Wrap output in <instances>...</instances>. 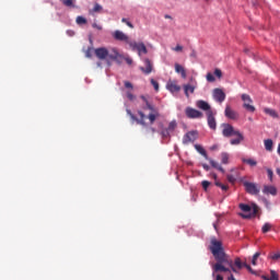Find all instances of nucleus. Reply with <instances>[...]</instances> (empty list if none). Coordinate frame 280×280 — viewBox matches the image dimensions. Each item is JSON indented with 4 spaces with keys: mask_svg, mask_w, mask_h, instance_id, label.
Listing matches in <instances>:
<instances>
[{
    "mask_svg": "<svg viewBox=\"0 0 280 280\" xmlns=\"http://www.w3.org/2000/svg\"><path fill=\"white\" fill-rule=\"evenodd\" d=\"M173 51H183V46L177 45L175 48H173Z\"/></svg>",
    "mask_w": 280,
    "mask_h": 280,
    "instance_id": "4d7b16f0",
    "label": "nucleus"
},
{
    "mask_svg": "<svg viewBox=\"0 0 280 280\" xmlns=\"http://www.w3.org/2000/svg\"><path fill=\"white\" fill-rule=\"evenodd\" d=\"M156 117H159V112L156 109L155 112H152L151 114L148 115V119L151 125L156 121Z\"/></svg>",
    "mask_w": 280,
    "mask_h": 280,
    "instance_id": "a878e982",
    "label": "nucleus"
},
{
    "mask_svg": "<svg viewBox=\"0 0 280 280\" xmlns=\"http://www.w3.org/2000/svg\"><path fill=\"white\" fill-rule=\"evenodd\" d=\"M121 23H126V25L130 27V30H135V25L130 21H128V19L122 18Z\"/></svg>",
    "mask_w": 280,
    "mask_h": 280,
    "instance_id": "ea45409f",
    "label": "nucleus"
},
{
    "mask_svg": "<svg viewBox=\"0 0 280 280\" xmlns=\"http://www.w3.org/2000/svg\"><path fill=\"white\" fill-rule=\"evenodd\" d=\"M234 266H236V268H238V270H242V268H244V262H242L241 258H235Z\"/></svg>",
    "mask_w": 280,
    "mask_h": 280,
    "instance_id": "f704fd0d",
    "label": "nucleus"
},
{
    "mask_svg": "<svg viewBox=\"0 0 280 280\" xmlns=\"http://www.w3.org/2000/svg\"><path fill=\"white\" fill-rule=\"evenodd\" d=\"M176 120H172L170 124H168V127L166 128V130H168V132H174L176 130Z\"/></svg>",
    "mask_w": 280,
    "mask_h": 280,
    "instance_id": "473e14b6",
    "label": "nucleus"
},
{
    "mask_svg": "<svg viewBox=\"0 0 280 280\" xmlns=\"http://www.w3.org/2000/svg\"><path fill=\"white\" fill-rule=\"evenodd\" d=\"M206 115L209 128H211V130H215L218 127V124L215 122V112H208Z\"/></svg>",
    "mask_w": 280,
    "mask_h": 280,
    "instance_id": "4468645a",
    "label": "nucleus"
},
{
    "mask_svg": "<svg viewBox=\"0 0 280 280\" xmlns=\"http://www.w3.org/2000/svg\"><path fill=\"white\" fill-rule=\"evenodd\" d=\"M140 98L144 103V105L142 106V110H151V113L156 112V108L154 107V105L151 104L150 101H148V97H145L144 95H141Z\"/></svg>",
    "mask_w": 280,
    "mask_h": 280,
    "instance_id": "a211bd4d",
    "label": "nucleus"
},
{
    "mask_svg": "<svg viewBox=\"0 0 280 280\" xmlns=\"http://www.w3.org/2000/svg\"><path fill=\"white\" fill-rule=\"evenodd\" d=\"M109 60H114L115 62H117L118 65H121L122 60H124V56L121 54H119V51L117 50V48H113L112 52L109 55Z\"/></svg>",
    "mask_w": 280,
    "mask_h": 280,
    "instance_id": "2eb2a0df",
    "label": "nucleus"
},
{
    "mask_svg": "<svg viewBox=\"0 0 280 280\" xmlns=\"http://www.w3.org/2000/svg\"><path fill=\"white\" fill-rule=\"evenodd\" d=\"M271 259H273L275 261H277V259H280V252L273 254V255L271 256Z\"/></svg>",
    "mask_w": 280,
    "mask_h": 280,
    "instance_id": "8fccbe9b",
    "label": "nucleus"
},
{
    "mask_svg": "<svg viewBox=\"0 0 280 280\" xmlns=\"http://www.w3.org/2000/svg\"><path fill=\"white\" fill-rule=\"evenodd\" d=\"M243 185L247 194H250V196H258L259 187L257 186V184L250 183V182H244Z\"/></svg>",
    "mask_w": 280,
    "mask_h": 280,
    "instance_id": "0eeeda50",
    "label": "nucleus"
},
{
    "mask_svg": "<svg viewBox=\"0 0 280 280\" xmlns=\"http://www.w3.org/2000/svg\"><path fill=\"white\" fill-rule=\"evenodd\" d=\"M126 89H133L132 83L130 81H125Z\"/></svg>",
    "mask_w": 280,
    "mask_h": 280,
    "instance_id": "603ef678",
    "label": "nucleus"
},
{
    "mask_svg": "<svg viewBox=\"0 0 280 280\" xmlns=\"http://www.w3.org/2000/svg\"><path fill=\"white\" fill-rule=\"evenodd\" d=\"M125 60H126L127 65H132V59H130V58H125Z\"/></svg>",
    "mask_w": 280,
    "mask_h": 280,
    "instance_id": "052dcab7",
    "label": "nucleus"
},
{
    "mask_svg": "<svg viewBox=\"0 0 280 280\" xmlns=\"http://www.w3.org/2000/svg\"><path fill=\"white\" fill-rule=\"evenodd\" d=\"M192 84H185L184 85V93L186 97H189V93H194L196 91V88L198 86V82L191 78Z\"/></svg>",
    "mask_w": 280,
    "mask_h": 280,
    "instance_id": "f3484780",
    "label": "nucleus"
},
{
    "mask_svg": "<svg viewBox=\"0 0 280 280\" xmlns=\"http://www.w3.org/2000/svg\"><path fill=\"white\" fill-rule=\"evenodd\" d=\"M166 89L167 91H170V93H179L180 91V85H178V82L177 81H167L166 83Z\"/></svg>",
    "mask_w": 280,
    "mask_h": 280,
    "instance_id": "dca6fc26",
    "label": "nucleus"
},
{
    "mask_svg": "<svg viewBox=\"0 0 280 280\" xmlns=\"http://www.w3.org/2000/svg\"><path fill=\"white\" fill-rule=\"evenodd\" d=\"M94 54L98 60H106L107 58L110 59V52L106 47H100L94 50Z\"/></svg>",
    "mask_w": 280,
    "mask_h": 280,
    "instance_id": "6e6552de",
    "label": "nucleus"
},
{
    "mask_svg": "<svg viewBox=\"0 0 280 280\" xmlns=\"http://www.w3.org/2000/svg\"><path fill=\"white\" fill-rule=\"evenodd\" d=\"M228 280H236L235 276H233V273H230V276L228 277Z\"/></svg>",
    "mask_w": 280,
    "mask_h": 280,
    "instance_id": "bf43d9fd",
    "label": "nucleus"
},
{
    "mask_svg": "<svg viewBox=\"0 0 280 280\" xmlns=\"http://www.w3.org/2000/svg\"><path fill=\"white\" fill-rule=\"evenodd\" d=\"M271 229H272V224H270V223H265V224L262 225V228H261V231H262V233H268V232H270Z\"/></svg>",
    "mask_w": 280,
    "mask_h": 280,
    "instance_id": "c9c22d12",
    "label": "nucleus"
},
{
    "mask_svg": "<svg viewBox=\"0 0 280 280\" xmlns=\"http://www.w3.org/2000/svg\"><path fill=\"white\" fill-rule=\"evenodd\" d=\"M67 34H68L69 36H73L75 33H74L73 31H68Z\"/></svg>",
    "mask_w": 280,
    "mask_h": 280,
    "instance_id": "680f3d73",
    "label": "nucleus"
},
{
    "mask_svg": "<svg viewBox=\"0 0 280 280\" xmlns=\"http://www.w3.org/2000/svg\"><path fill=\"white\" fill-rule=\"evenodd\" d=\"M210 252L212 253L217 264L212 266V278L213 280H224V277L218 272H237L233 265L231 256L224 252L222 241H218L215 237L210 240Z\"/></svg>",
    "mask_w": 280,
    "mask_h": 280,
    "instance_id": "f257e3e1",
    "label": "nucleus"
},
{
    "mask_svg": "<svg viewBox=\"0 0 280 280\" xmlns=\"http://www.w3.org/2000/svg\"><path fill=\"white\" fill-rule=\"evenodd\" d=\"M198 139V131H188L184 137H183V143L184 145H188V143H194Z\"/></svg>",
    "mask_w": 280,
    "mask_h": 280,
    "instance_id": "9d476101",
    "label": "nucleus"
},
{
    "mask_svg": "<svg viewBox=\"0 0 280 280\" xmlns=\"http://www.w3.org/2000/svg\"><path fill=\"white\" fill-rule=\"evenodd\" d=\"M151 84L155 91H159V82L154 79H151Z\"/></svg>",
    "mask_w": 280,
    "mask_h": 280,
    "instance_id": "37998d69",
    "label": "nucleus"
},
{
    "mask_svg": "<svg viewBox=\"0 0 280 280\" xmlns=\"http://www.w3.org/2000/svg\"><path fill=\"white\" fill-rule=\"evenodd\" d=\"M270 278H268L267 276H262L264 280H279V273H277V271L275 270H270Z\"/></svg>",
    "mask_w": 280,
    "mask_h": 280,
    "instance_id": "393cba45",
    "label": "nucleus"
},
{
    "mask_svg": "<svg viewBox=\"0 0 280 280\" xmlns=\"http://www.w3.org/2000/svg\"><path fill=\"white\" fill-rule=\"evenodd\" d=\"M190 56H192V57L196 56V51H192V54Z\"/></svg>",
    "mask_w": 280,
    "mask_h": 280,
    "instance_id": "774afa93",
    "label": "nucleus"
},
{
    "mask_svg": "<svg viewBox=\"0 0 280 280\" xmlns=\"http://www.w3.org/2000/svg\"><path fill=\"white\" fill-rule=\"evenodd\" d=\"M242 100H243L244 104H253V98H250V95H248V94H243Z\"/></svg>",
    "mask_w": 280,
    "mask_h": 280,
    "instance_id": "72a5a7b5",
    "label": "nucleus"
},
{
    "mask_svg": "<svg viewBox=\"0 0 280 280\" xmlns=\"http://www.w3.org/2000/svg\"><path fill=\"white\" fill-rule=\"evenodd\" d=\"M127 97L130 102H133L135 95L131 92H127Z\"/></svg>",
    "mask_w": 280,
    "mask_h": 280,
    "instance_id": "3c124183",
    "label": "nucleus"
},
{
    "mask_svg": "<svg viewBox=\"0 0 280 280\" xmlns=\"http://www.w3.org/2000/svg\"><path fill=\"white\" fill-rule=\"evenodd\" d=\"M262 194L266 196H275L277 194V187L275 186H264Z\"/></svg>",
    "mask_w": 280,
    "mask_h": 280,
    "instance_id": "4be33fe9",
    "label": "nucleus"
},
{
    "mask_svg": "<svg viewBox=\"0 0 280 280\" xmlns=\"http://www.w3.org/2000/svg\"><path fill=\"white\" fill-rule=\"evenodd\" d=\"M228 180H229V183H235V176L228 175Z\"/></svg>",
    "mask_w": 280,
    "mask_h": 280,
    "instance_id": "6e6d98bb",
    "label": "nucleus"
},
{
    "mask_svg": "<svg viewBox=\"0 0 280 280\" xmlns=\"http://www.w3.org/2000/svg\"><path fill=\"white\" fill-rule=\"evenodd\" d=\"M144 65L145 68L140 67V71H142V73H144L145 75H150V73H152V61H150V59H144Z\"/></svg>",
    "mask_w": 280,
    "mask_h": 280,
    "instance_id": "aec40b11",
    "label": "nucleus"
},
{
    "mask_svg": "<svg viewBox=\"0 0 280 280\" xmlns=\"http://www.w3.org/2000/svg\"><path fill=\"white\" fill-rule=\"evenodd\" d=\"M243 163H246L247 165H249L250 167H255L257 165V161L253 160V159H246L243 158L242 159Z\"/></svg>",
    "mask_w": 280,
    "mask_h": 280,
    "instance_id": "bb28decb",
    "label": "nucleus"
},
{
    "mask_svg": "<svg viewBox=\"0 0 280 280\" xmlns=\"http://www.w3.org/2000/svg\"><path fill=\"white\" fill-rule=\"evenodd\" d=\"M164 19H172V15H164Z\"/></svg>",
    "mask_w": 280,
    "mask_h": 280,
    "instance_id": "69168bd1",
    "label": "nucleus"
},
{
    "mask_svg": "<svg viewBox=\"0 0 280 280\" xmlns=\"http://www.w3.org/2000/svg\"><path fill=\"white\" fill-rule=\"evenodd\" d=\"M260 255H261V254H260L259 252H257L256 254H254L253 259H252V265H253V266H257V259H259Z\"/></svg>",
    "mask_w": 280,
    "mask_h": 280,
    "instance_id": "58836bf2",
    "label": "nucleus"
},
{
    "mask_svg": "<svg viewBox=\"0 0 280 280\" xmlns=\"http://www.w3.org/2000/svg\"><path fill=\"white\" fill-rule=\"evenodd\" d=\"M278 154H279V156H280V143L278 144Z\"/></svg>",
    "mask_w": 280,
    "mask_h": 280,
    "instance_id": "0e129e2a",
    "label": "nucleus"
},
{
    "mask_svg": "<svg viewBox=\"0 0 280 280\" xmlns=\"http://www.w3.org/2000/svg\"><path fill=\"white\" fill-rule=\"evenodd\" d=\"M221 163L223 165H229V153L226 152L221 153Z\"/></svg>",
    "mask_w": 280,
    "mask_h": 280,
    "instance_id": "c756f323",
    "label": "nucleus"
},
{
    "mask_svg": "<svg viewBox=\"0 0 280 280\" xmlns=\"http://www.w3.org/2000/svg\"><path fill=\"white\" fill-rule=\"evenodd\" d=\"M222 128V135L226 138L234 137L235 132H240V130H235V128L231 124H223Z\"/></svg>",
    "mask_w": 280,
    "mask_h": 280,
    "instance_id": "1a4fd4ad",
    "label": "nucleus"
},
{
    "mask_svg": "<svg viewBox=\"0 0 280 280\" xmlns=\"http://www.w3.org/2000/svg\"><path fill=\"white\" fill-rule=\"evenodd\" d=\"M264 113L266 115H269V117H272V119H279V113H277V110L272 109V108H268L266 107L264 109Z\"/></svg>",
    "mask_w": 280,
    "mask_h": 280,
    "instance_id": "b1692460",
    "label": "nucleus"
},
{
    "mask_svg": "<svg viewBox=\"0 0 280 280\" xmlns=\"http://www.w3.org/2000/svg\"><path fill=\"white\" fill-rule=\"evenodd\" d=\"M215 186L220 187V189H222V191H226L229 189L228 185H224V184H222L220 182H215Z\"/></svg>",
    "mask_w": 280,
    "mask_h": 280,
    "instance_id": "a19ab883",
    "label": "nucleus"
},
{
    "mask_svg": "<svg viewBox=\"0 0 280 280\" xmlns=\"http://www.w3.org/2000/svg\"><path fill=\"white\" fill-rule=\"evenodd\" d=\"M85 57L93 58V48H88V50L85 51Z\"/></svg>",
    "mask_w": 280,
    "mask_h": 280,
    "instance_id": "a18cd8bd",
    "label": "nucleus"
},
{
    "mask_svg": "<svg viewBox=\"0 0 280 280\" xmlns=\"http://www.w3.org/2000/svg\"><path fill=\"white\" fill-rule=\"evenodd\" d=\"M214 75L217 77V78H222V70H220V69H215L214 70Z\"/></svg>",
    "mask_w": 280,
    "mask_h": 280,
    "instance_id": "09e8293b",
    "label": "nucleus"
},
{
    "mask_svg": "<svg viewBox=\"0 0 280 280\" xmlns=\"http://www.w3.org/2000/svg\"><path fill=\"white\" fill-rule=\"evenodd\" d=\"M220 149V147L218 144H213L212 147H210L211 152H215Z\"/></svg>",
    "mask_w": 280,
    "mask_h": 280,
    "instance_id": "864d4df0",
    "label": "nucleus"
},
{
    "mask_svg": "<svg viewBox=\"0 0 280 280\" xmlns=\"http://www.w3.org/2000/svg\"><path fill=\"white\" fill-rule=\"evenodd\" d=\"M224 115L228 119L237 120L240 119V114L231 108V105L225 106Z\"/></svg>",
    "mask_w": 280,
    "mask_h": 280,
    "instance_id": "f8f14e48",
    "label": "nucleus"
},
{
    "mask_svg": "<svg viewBox=\"0 0 280 280\" xmlns=\"http://www.w3.org/2000/svg\"><path fill=\"white\" fill-rule=\"evenodd\" d=\"M234 137H237V138L230 140L231 145H240V143H242L244 140V135H242V132L240 131L235 132Z\"/></svg>",
    "mask_w": 280,
    "mask_h": 280,
    "instance_id": "412c9836",
    "label": "nucleus"
},
{
    "mask_svg": "<svg viewBox=\"0 0 280 280\" xmlns=\"http://www.w3.org/2000/svg\"><path fill=\"white\" fill-rule=\"evenodd\" d=\"M129 47L130 49H132V51H138V56H141L142 54H148V47H145V44H143V42H131L129 43Z\"/></svg>",
    "mask_w": 280,
    "mask_h": 280,
    "instance_id": "20e7f679",
    "label": "nucleus"
},
{
    "mask_svg": "<svg viewBox=\"0 0 280 280\" xmlns=\"http://www.w3.org/2000/svg\"><path fill=\"white\" fill-rule=\"evenodd\" d=\"M161 135L163 139H168V137H171L172 133L166 128H164L162 129Z\"/></svg>",
    "mask_w": 280,
    "mask_h": 280,
    "instance_id": "e433bc0d",
    "label": "nucleus"
},
{
    "mask_svg": "<svg viewBox=\"0 0 280 280\" xmlns=\"http://www.w3.org/2000/svg\"><path fill=\"white\" fill-rule=\"evenodd\" d=\"M113 37L115 38V40H121L122 43H126L127 45H130V43H132V40H130V37H128V35H126L121 31H115L113 33Z\"/></svg>",
    "mask_w": 280,
    "mask_h": 280,
    "instance_id": "9b49d317",
    "label": "nucleus"
},
{
    "mask_svg": "<svg viewBox=\"0 0 280 280\" xmlns=\"http://www.w3.org/2000/svg\"><path fill=\"white\" fill-rule=\"evenodd\" d=\"M272 145H273V143H272L271 139L265 140V150H267V152H271Z\"/></svg>",
    "mask_w": 280,
    "mask_h": 280,
    "instance_id": "7c9ffc66",
    "label": "nucleus"
},
{
    "mask_svg": "<svg viewBox=\"0 0 280 280\" xmlns=\"http://www.w3.org/2000/svg\"><path fill=\"white\" fill-rule=\"evenodd\" d=\"M195 150H197V152L201 154V156L205 158L206 161H209L211 167H214V170H218L219 172H221V174H224V167H222V165H220L213 159H209V155L207 154V151L205 150V148H202V145L195 144Z\"/></svg>",
    "mask_w": 280,
    "mask_h": 280,
    "instance_id": "7ed1b4c3",
    "label": "nucleus"
},
{
    "mask_svg": "<svg viewBox=\"0 0 280 280\" xmlns=\"http://www.w3.org/2000/svg\"><path fill=\"white\" fill-rule=\"evenodd\" d=\"M196 106L197 108H200V110H205L206 114L209 112H213V109H211V105H209V103H207V101H197L196 102Z\"/></svg>",
    "mask_w": 280,
    "mask_h": 280,
    "instance_id": "6ab92c4d",
    "label": "nucleus"
},
{
    "mask_svg": "<svg viewBox=\"0 0 280 280\" xmlns=\"http://www.w3.org/2000/svg\"><path fill=\"white\" fill-rule=\"evenodd\" d=\"M208 82H215V77H213V73L208 72L206 75Z\"/></svg>",
    "mask_w": 280,
    "mask_h": 280,
    "instance_id": "79ce46f5",
    "label": "nucleus"
},
{
    "mask_svg": "<svg viewBox=\"0 0 280 280\" xmlns=\"http://www.w3.org/2000/svg\"><path fill=\"white\" fill-rule=\"evenodd\" d=\"M175 71L180 73L182 78L185 80L187 78V71L180 63H175Z\"/></svg>",
    "mask_w": 280,
    "mask_h": 280,
    "instance_id": "5701e85b",
    "label": "nucleus"
},
{
    "mask_svg": "<svg viewBox=\"0 0 280 280\" xmlns=\"http://www.w3.org/2000/svg\"><path fill=\"white\" fill-rule=\"evenodd\" d=\"M238 209L243 211V213H240V215L244 220H250V218H255V215H257V213L259 212V207H257L256 205L250 207L249 205L246 203H240Z\"/></svg>",
    "mask_w": 280,
    "mask_h": 280,
    "instance_id": "f03ea898",
    "label": "nucleus"
},
{
    "mask_svg": "<svg viewBox=\"0 0 280 280\" xmlns=\"http://www.w3.org/2000/svg\"><path fill=\"white\" fill-rule=\"evenodd\" d=\"M244 268H246L248 270V272H250L252 275H255V271L253 270V268L250 267V265L244 262Z\"/></svg>",
    "mask_w": 280,
    "mask_h": 280,
    "instance_id": "de8ad7c7",
    "label": "nucleus"
},
{
    "mask_svg": "<svg viewBox=\"0 0 280 280\" xmlns=\"http://www.w3.org/2000/svg\"><path fill=\"white\" fill-rule=\"evenodd\" d=\"M151 132H156V129H154V128H151Z\"/></svg>",
    "mask_w": 280,
    "mask_h": 280,
    "instance_id": "338daca9",
    "label": "nucleus"
},
{
    "mask_svg": "<svg viewBox=\"0 0 280 280\" xmlns=\"http://www.w3.org/2000/svg\"><path fill=\"white\" fill-rule=\"evenodd\" d=\"M201 185H202L205 191H207V189H209V186L211 185V183L209 180H203L201 183Z\"/></svg>",
    "mask_w": 280,
    "mask_h": 280,
    "instance_id": "c03bdc74",
    "label": "nucleus"
},
{
    "mask_svg": "<svg viewBox=\"0 0 280 280\" xmlns=\"http://www.w3.org/2000/svg\"><path fill=\"white\" fill-rule=\"evenodd\" d=\"M185 115L188 117V119H202L203 117L202 112L192 107H186Z\"/></svg>",
    "mask_w": 280,
    "mask_h": 280,
    "instance_id": "423d86ee",
    "label": "nucleus"
},
{
    "mask_svg": "<svg viewBox=\"0 0 280 280\" xmlns=\"http://www.w3.org/2000/svg\"><path fill=\"white\" fill-rule=\"evenodd\" d=\"M212 95L213 100L219 104H222V102L226 100V94L224 93V91H222V89H214Z\"/></svg>",
    "mask_w": 280,
    "mask_h": 280,
    "instance_id": "ddd939ff",
    "label": "nucleus"
},
{
    "mask_svg": "<svg viewBox=\"0 0 280 280\" xmlns=\"http://www.w3.org/2000/svg\"><path fill=\"white\" fill-rule=\"evenodd\" d=\"M85 23H86V18L81 16V15H79V16L77 18V24H78V25H85Z\"/></svg>",
    "mask_w": 280,
    "mask_h": 280,
    "instance_id": "4c0bfd02",
    "label": "nucleus"
},
{
    "mask_svg": "<svg viewBox=\"0 0 280 280\" xmlns=\"http://www.w3.org/2000/svg\"><path fill=\"white\" fill-rule=\"evenodd\" d=\"M212 177L214 178V180L218 179V175L215 173L212 174Z\"/></svg>",
    "mask_w": 280,
    "mask_h": 280,
    "instance_id": "e2e57ef3",
    "label": "nucleus"
},
{
    "mask_svg": "<svg viewBox=\"0 0 280 280\" xmlns=\"http://www.w3.org/2000/svg\"><path fill=\"white\" fill-rule=\"evenodd\" d=\"M102 10H104V8L102 7V4L100 3H95L94 8L90 11V14H95L97 12H102Z\"/></svg>",
    "mask_w": 280,
    "mask_h": 280,
    "instance_id": "c85d7f7f",
    "label": "nucleus"
},
{
    "mask_svg": "<svg viewBox=\"0 0 280 280\" xmlns=\"http://www.w3.org/2000/svg\"><path fill=\"white\" fill-rule=\"evenodd\" d=\"M203 170H206V172H209V170H211V166H209V164H202Z\"/></svg>",
    "mask_w": 280,
    "mask_h": 280,
    "instance_id": "13d9d810",
    "label": "nucleus"
},
{
    "mask_svg": "<svg viewBox=\"0 0 280 280\" xmlns=\"http://www.w3.org/2000/svg\"><path fill=\"white\" fill-rule=\"evenodd\" d=\"M92 27H94V30H98L101 32L102 30V25L97 24V23H93Z\"/></svg>",
    "mask_w": 280,
    "mask_h": 280,
    "instance_id": "5fc2aeb1",
    "label": "nucleus"
},
{
    "mask_svg": "<svg viewBox=\"0 0 280 280\" xmlns=\"http://www.w3.org/2000/svg\"><path fill=\"white\" fill-rule=\"evenodd\" d=\"M267 176H268L269 180L272 182V176H275V173L272 172L271 168H267Z\"/></svg>",
    "mask_w": 280,
    "mask_h": 280,
    "instance_id": "49530a36",
    "label": "nucleus"
},
{
    "mask_svg": "<svg viewBox=\"0 0 280 280\" xmlns=\"http://www.w3.org/2000/svg\"><path fill=\"white\" fill-rule=\"evenodd\" d=\"M127 115L130 117L131 121H136L139 126H145V114L141 110H138V115L140 118H137L135 114L130 109H127Z\"/></svg>",
    "mask_w": 280,
    "mask_h": 280,
    "instance_id": "39448f33",
    "label": "nucleus"
},
{
    "mask_svg": "<svg viewBox=\"0 0 280 280\" xmlns=\"http://www.w3.org/2000/svg\"><path fill=\"white\" fill-rule=\"evenodd\" d=\"M66 8H75V0H60Z\"/></svg>",
    "mask_w": 280,
    "mask_h": 280,
    "instance_id": "cd10ccee",
    "label": "nucleus"
},
{
    "mask_svg": "<svg viewBox=\"0 0 280 280\" xmlns=\"http://www.w3.org/2000/svg\"><path fill=\"white\" fill-rule=\"evenodd\" d=\"M253 103H244L243 108L247 109L248 113H255L256 108L252 105Z\"/></svg>",
    "mask_w": 280,
    "mask_h": 280,
    "instance_id": "2f4dec72",
    "label": "nucleus"
}]
</instances>
